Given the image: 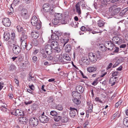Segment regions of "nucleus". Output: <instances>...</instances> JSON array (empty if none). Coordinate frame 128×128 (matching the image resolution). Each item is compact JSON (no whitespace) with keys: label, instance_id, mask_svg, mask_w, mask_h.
Segmentation results:
<instances>
[{"label":"nucleus","instance_id":"1","mask_svg":"<svg viewBox=\"0 0 128 128\" xmlns=\"http://www.w3.org/2000/svg\"><path fill=\"white\" fill-rule=\"evenodd\" d=\"M31 23L32 24L36 26V28L38 30L41 27V22L36 16H33L31 20Z\"/></svg>","mask_w":128,"mask_h":128},{"label":"nucleus","instance_id":"2","mask_svg":"<svg viewBox=\"0 0 128 128\" xmlns=\"http://www.w3.org/2000/svg\"><path fill=\"white\" fill-rule=\"evenodd\" d=\"M88 58L90 61L92 63H94L97 61L98 58L97 55L92 52L89 53L88 55Z\"/></svg>","mask_w":128,"mask_h":128},{"label":"nucleus","instance_id":"3","mask_svg":"<svg viewBox=\"0 0 128 128\" xmlns=\"http://www.w3.org/2000/svg\"><path fill=\"white\" fill-rule=\"evenodd\" d=\"M51 46L56 52H60V49L58 47V44L57 42L52 41V42Z\"/></svg>","mask_w":128,"mask_h":128},{"label":"nucleus","instance_id":"4","mask_svg":"<svg viewBox=\"0 0 128 128\" xmlns=\"http://www.w3.org/2000/svg\"><path fill=\"white\" fill-rule=\"evenodd\" d=\"M39 119L41 122L44 123L47 122L49 120L48 117L44 115V112H43L42 115L39 116Z\"/></svg>","mask_w":128,"mask_h":128},{"label":"nucleus","instance_id":"5","mask_svg":"<svg viewBox=\"0 0 128 128\" xmlns=\"http://www.w3.org/2000/svg\"><path fill=\"white\" fill-rule=\"evenodd\" d=\"M29 122L31 125L36 126L38 124V120L36 118H32L29 121Z\"/></svg>","mask_w":128,"mask_h":128},{"label":"nucleus","instance_id":"6","mask_svg":"<svg viewBox=\"0 0 128 128\" xmlns=\"http://www.w3.org/2000/svg\"><path fill=\"white\" fill-rule=\"evenodd\" d=\"M45 49L46 52L48 55H50L52 53V47L49 44L46 45L45 46Z\"/></svg>","mask_w":128,"mask_h":128},{"label":"nucleus","instance_id":"7","mask_svg":"<svg viewBox=\"0 0 128 128\" xmlns=\"http://www.w3.org/2000/svg\"><path fill=\"white\" fill-rule=\"evenodd\" d=\"M13 52L16 54H18L21 51L20 47L18 45L14 46L13 48Z\"/></svg>","mask_w":128,"mask_h":128},{"label":"nucleus","instance_id":"8","mask_svg":"<svg viewBox=\"0 0 128 128\" xmlns=\"http://www.w3.org/2000/svg\"><path fill=\"white\" fill-rule=\"evenodd\" d=\"M2 22L6 26L8 27L11 24V22L9 18H6L3 19Z\"/></svg>","mask_w":128,"mask_h":128},{"label":"nucleus","instance_id":"9","mask_svg":"<svg viewBox=\"0 0 128 128\" xmlns=\"http://www.w3.org/2000/svg\"><path fill=\"white\" fill-rule=\"evenodd\" d=\"M75 8L76 12L78 15L81 14L82 11L80 8V4L78 2L75 5Z\"/></svg>","mask_w":128,"mask_h":128},{"label":"nucleus","instance_id":"10","mask_svg":"<svg viewBox=\"0 0 128 128\" xmlns=\"http://www.w3.org/2000/svg\"><path fill=\"white\" fill-rule=\"evenodd\" d=\"M25 117H21L19 118L18 121L21 124H24L28 122V119Z\"/></svg>","mask_w":128,"mask_h":128},{"label":"nucleus","instance_id":"11","mask_svg":"<svg viewBox=\"0 0 128 128\" xmlns=\"http://www.w3.org/2000/svg\"><path fill=\"white\" fill-rule=\"evenodd\" d=\"M51 8L50 5L48 4H45L43 6L44 11L45 12H48Z\"/></svg>","mask_w":128,"mask_h":128},{"label":"nucleus","instance_id":"12","mask_svg":"<svg viewBox=\"0 0 128 128\" xmlns=\"http://www.w3.org/2000/svg\"><path fill=\"white\" fill-rule=\"evenodd\" d=\"M21 14L22 16L24 18L27 17L28 16V12L25 9L22 8L21 10Z\"/></svg>","mask_w":128,"mask_h":128},{"label":"nucleus","instance_id":"13","mask_svg":"<svg viewBox=\"0 0 128 128\" xmlns=\"http://www.w3.org/2000/svg\"><path fill=\"white\" fill-rule=\"evenodd\" d=\"M31 35L33 38L36 39L39 37V34L38 31L33 30L32 32Z\"/></svg>","mask_w":128,"mask_h":128},{"label":"nucleus","instance_id":"14","mask_svg":"<svg viewBox=\"0 0 128 128\" xmlns=\"http://www.w3.org/2000/svg\"><path fill=\"white\" fill-rule=\"evenodd\" d=\"M21 41L22 42V43L21 44V47L22 49H24L26 48L27 50H30V48L27 49L26 41Z\"/></svg>","mask_w":128,"mask_h":128},{"label":"nucleus","instance_id":"15","mask_svg":"<svg viewBox=\"0 0 128 128\" xmlns=\"http://www.w3.org/2000/svg\"><path fill=\"white\" fill-rule=\"evenodd\" d=\"M4 40L6 41L8 40L10 38V35L9 33L7 32H4Z\"/></svg>","mask_w":128,"mask_h":128},{"label":"nucleus","instance_id":"16","mask_svg":"<svg viewBox=\"0 0 128 128\" xmlns=\"http://www.w3.org/2000/svg\"><path fill=\"white\" fill-rule=\"evenodd\" d=\"M69 120V118L67 116H65L61 117V122H62L66 123Z\"/></svg>","mask_w":128,"mask_h":128},{"label":"nucleus","instance_id":"17","mask_svg":"<svg viewBox=\"0 0 128 128\" xmlns=\"http://www.w3.org/2000/svg\"><path fill=\"white\" fill-rule=\"evenodd\" d=\"M29 114L28 112H18L16 116L18 117L19 116H24L27 117L28 116Z\"/></svg>","mask_w":128,"mask_h":128},{"label":"nucleus","instance_id":"18","mask_svg":"<svg viewBox=\"0 0 128 128\" xmlns=\"http://www.w3.org/2000/svg\"><path fill=\"white\" fill-rule=\"evenodd\" d=\"M87 69L88 72H90L96 71L97 70V68L96 66H93L88 68Z\"/></svg>","mask_w":128,"mask_h":128},{"label":"nucleus","instance_id":"19","mask_svg":"<svg viewBox=\"0 0 128 128\" xmlns=\"http://www.w3.org/2000/svg\"><path fill=\"white\" fill-rule=\"evenodd\" d=\"M76 90L77 92L81 94L83 93L84 91V89L82 87L80 86H78L76 88Z\"/></svg>","mask_w":128,"mask_h":128},{"label":"nucleus","instance_id":"20","mask_svg":"<svg viewBox=\"0 0 128 128\" xmlns=\"http://www.w3.org/2000/svg\"><path fill=\"white\" fill-rule=\"evenodd\" d=\"M28 36L25 32H22V36L21 37V41H26L25 40L27 38Z\"/></svg>","mask_w":128,"mask_h":128},{"label":"nucleus","instance_id":"21","mask_svg":"<svg viewBox=\"0 0 128 128\" xmlns=\"http://www.w3.org/2000/svg\"><path fill=\"white\" fill-rule=\"evenodd\" d=\"M72 47L70 44H67L65 46V50L66 53H68L70 51Z\"/></svg>","mask_w":128,"mask_h":128},{"label":"nucleus","instance_id":"22","mask_svg":"<svg viewBox=\"0 0 128 128\" xmlns=\"http://www.w3.org/2000/svg\"><path fill=\"white\" fill-rule=\"evenodd\" d=\"M72 96L74 98H78V96H80V94L77 92H73L72 93Z\"/></svg>","mask_w":128,"mask_h":128},{"label":"nucleus","instance_id":"23","mask_svg":"<svg viewBox=\"0 0 128 128\" xmlns=\"http://www.w3.org/2000/svg\"><path fill=\"white\" fill-rule=\"evenodd\" d=\"M63 58L68 61H70L71 60V58L69 55L67 54H64L63 56Z\"/></svg>","mask_w":128,"mask_h":128},{"label":"nucleus","instance_id":"24","mask_svg":"<svg viewBox=\"0 0 128 128\" xmlns=\"http://www.w3.org/2000/svg\"><path fill=\"white\" fill-rule=\"evenodd\" d=\"M81 30L83 31H90L91 30L88 27H86L84 26H82L80 28Z\"/></svg>","mask_w":128,"mask_h":128},{"label":"nucleus","instance_id":"25","mask_svg":"<svg viewBox=\"0 0 128 128\" xmlns=\"http://www.w3.org/2000/svg\"><path fill=\"white\" fill-rule=\"evenodd\" d=\"M82 62L84 64L87 65H88L90 64L89 60L86 57L84 58L82 60Z\"/></svg>","mask_w":128,"mask_h":128},{"label":"nucleus","instance_id":"26","mask_svg":"<svg viewBox=\"0 0 128 128\" xmlns=\"http://www.w3.org/2000/svg\"><path fill=\"white\" fill-rule=\"evenodd\" d=\"M117 6L116 5L112 6L110 7L109 9V11L110 12H112V13Z\"/></svg>","mask_w":128,"mask_h":128},{"label":"nucleus","instance_id":"27","mask_svg":"<svg viewBox=\"0 0 128 128\" xmlns=\"http://www.w3.org/2000/svg\"><path fill=\"white\" fill-rule=\"evenodd\" d=\"M109 82L110 84H112L111 85L112 86L114 85L115 84L116 80L114 79L112 77L110 79Z\"/></svg>","mask_w":128,"mask_h":128},{"label":"nucleus","instance_id":"28","mask_svg":"<svg viewBox=\"0 0 128 128\" xmlns=\"http://www.w3.org/2000/svg\"><path fill=\"white\" fill-rule=\"evenodd\" d=\"M56 34H53L51 36V38L53 40H56L59 39V37L57 35V32H56Z\"/></svg>","mask_w":128,"mask_h":128},{"label":"nucleus","instance_id":"29","mask_svg":"<svg viewBox=\"0 0 128 128\" xmlns=\"http://www.w3.org/2000/svg\"><path fill=\"white\" fill-rule=\"evenodd\" d=\"M123 122L124 125L128 127V117L125 118L124 119Z\"/></svg>","mask_w":128,"mask_h":128},{"label":"nucleus","instance_id":"30","mask_svg":"<svg viewBox=\"0 0 128 128\" xmlns=\"http://www.w3.org/2000/svg\"><path fill=\"white\" fill-rule=\"evenodd\" d=\"M128 10V8H127L122 10L120 13V15L122 16H124L125 15V13Z\"/></svg>","mask_w":128,"mask_h":128},{"label":"nucleus","instance_id":"31","mask_svg":"<svg viewBox=\"0 0 128 128\" xmlns=\"http://www.w3.org/2000/svg\"><path fill=\"white\" fill-rule=\"evenodd\" d=\"M119 39V38L117 36H114L112 38V41L115 44H117L118 42V40Z\"/></svg>","mask_w":128,"mask_h":128},{"label":"nucleus","instance_id":"32","mask_svg":"<svg viewBox=\"0 0 128 128\" xmlns=\"http://www.w3.org/2000/svg\"><path fill=\"white\" fill-rule=\"evenodd\" d=\"M54 120L56 122H59L60 120L61 121V117L60 116H56L54 117Z\"/></svg>","mask_w":128,"mask_h":128},{"label":"nucleus","instance_id":"33","mask_svg":"<svg viewBox=\"0 0 128 128\" xmlns=\"http://www.w3.org/2000/svg\"><path fill=\"white\" fill-rule=\"evenodd\" d=\"M72 101L75 104H80L81 102L80 101L77 99V98H74L72 99Z\"/></svg>","mask_w":128,"mask_h":128},{"label":"nucleus","instance_id":"34","mask_svg":"<svg viewBox=\"0 0 128 128\" xmlns=\"http://www.w3.org/2000/svg\"><path fill=\"white\" fill-rule=\"evenodd\" d=\"M120 114H119V112H116L113 115L112 118L114 119L116 118H118L120 116Z\"/></svg>","mask_w":128,"mask_h":128},{"label":"nucleus","instance_id":"35","mask_svg":"<svg viewBox=\"0 0 128 128\" xmlns=\"http://www.w3.org/2000/svg\"><path fill=\"white\" fill-rule=\"evenodd\" d=\"M60 20L57 18H55L52 20V22L54 24L57 25L59 22Z\"/></svg>","mask_w":128,"mask_h":128},{"label":"nucleus","instance_id":"36","mask_svg":"<svg viewBox=\"0 0 128 128\" xmlns=\"http://www.w3.org/2000/svg\"><path fill=\"white\" fill-rule=\"evenodd\" d=\"M121 10V8H120L118 7L114 10L113 13L114 14H117Z\"/></svg>","mask_w":128,"mask_h":128},{"label":"nucleus","instance_id":"37","mask_svg":"<svg viewBox=\"0 0 128 128\" xmlns=\"http://www.w3.org/2000/svg\"><path fill=\"white\" fill-rule=\"evenodd\" d=\"M123 102L122 100H120L119 101L116 103L115 104V107L117 108L120 105H121Z\"/></svg>","mask_w":128,"mask_h":128},{"label":"nucleus","instance_id":"38","mask_svg":"<svg viewBox=\"0 0 128 128\" xmlns=\"http://www.w3.org/2000/svg\"><path fill=\"white\" fill-rule=\"evenodd\" d=\"M62 14H58L55 15V18L60 20L62 19Z\"/></svg>","mask_w":128,"mask_h":128},{"label":"nucleus","instance_id":"39","mask_svg":"<svg viewBox=\"0 0 128 128\" xmlns=\"http://www.w3.org/2000/svg\"><path fill=\"white\" fill-rule=\"evenodd\" d=\"M114 47V44L112 43L111 45H109L106 48L108 50H113Z\"/></svg>","mask_w":128,"mask_h":128},{"label":"nucleus","instance_id":"40","mask_svg":"<svg viewBox=\"0 0 128 128\" xmlns=\"http://www.w3.org/2000/svg\"><path fill=\"white\" fill-rule=\"evenodd\" d=\"M104 22L102 20H100L99 21L98 23V25L99 27H102L104 25Z\"/></svg>","mask_w":128,"mask_h":128},{"label":"nucleus","instance_id":"41","mask_svg":"<svg viewBox=\"0 0 128 128\" xmlns=\"http://www.w3.org/2000/svg\"><path fill=\"white\" fill-rule=\"evenodd\" d=\"M70 34L69 32H66L64 34V36L65 38L67 37L68 38H69L70 37Z\"/></svg>","mask_w":128,"mask_h":128},{"label":"nucleus","instance_id":"42","mask_svg":"<svg viewBox=\"0 0 128 128\" xmlns=\"http://www.w3.org/2000/svg\"><path fill=\"white\" fill-rule=\"evenodd\" d=\"M49 13L50 15H53L54 13V10L52 8H51L49 10Z\"/></svg>","mask_w":128,"mask_h":128},{"label":"nucleus","instance_id":"43","mask_svg":"<svg viewBox=\"0 0 128 128\" xmlns=\"http://www.w3.org/2000/svg\"><path fill=\"white\" fill-rule=\"evenodd\" d=\"M19 2V0H14L13 1L12 4L15 6H16V5L18 4Z\"/></svg>","mask_w":128,"mask_h":128},{"label":"nucleus","instance_id":"44","mask_svg":"<svg viewBox=\"0 0 128 128\" xmlns=\"http://www.w3.org/2000/svg\"><path fill=\"white\" fill-rule=\"evenodd\" d=\"M56 108L59 110H62V107L61 105L58 104L56 106Z\"/></svg>","mask_w":128,"mask_h":128},{"label":"nucleus","instance_id":"45","mask_svg":"<svg viewBox=\"0 0 128 128\" xmlns=\"http://www.w3.org/2000/svg\"><path fill=\"white\" fill-rule=\"evenodd\" d=\"M16 67L14 65H11L9 68L10 70V71H12L14 70L15 69Z\"/></svg>","mask_w":128,"mask_h":128},{"label":"nucleus","instance_id":"46","mask_svg":"<svg viewBox=\"0 0 128 128\" xmlns=\"http://www.w3.org/2000/svg\"><path fill=\"white\" fill-rule=\"evenodd\" d=\"M98 82V78H97L96 80H95L94 81L92 84V85L95 86L96 85Z\"/></svg>","mask_w":128,"mask_h":128},{"label":"nucleus","instance_id":"47","mask_svg":"<svg viewBox=\"0 0 128 128\" xmlns=\"http://www.w3.org/2000/svg\"><path fill=\"white\" fill-rule=\"evenodd\" d=\"M17 28L19 32H21L23 30V28L20 26H17Z\"/></svg>","mask_w":128,"mask_h":128},{"label":"nucleus","instance_id":"48","mask_svg":"<svg viewBox=\"0 0 128 128\" xmlns=\"http://www.w3.org/2000/svg\"><path fill=\"white\" fill-rule=\"evenodd\" d=\"M112 43L108 41H106L105 43V45L106 46L107 48L108 46H109V45H111Z\"/></svg>","mask_w":128,"mask_h":128},{"label":"nucleus","instance_id":"49","mask_svg":"<svg viewBox=\"0 0 128 128\" xmlns=\"http://www.w3.org/2000/svg\"><path fill=\"white\" fill-rule=\"evenodd\" d=\"M76 115V112H70V115L71 117L74 118Z\"/></svg>","mask_w":128,"mask_h":128},{"label":"nucleus","instance_id":"50","mask_svg":"<svg viewBox=\"0 0 128 128\" xmlns=\"http://www.w3.org/2000/svg\"><path fill=\"white\" fill-rule=\"evenodd\" d=\"M29 87L31 90H34V86L33 84H32L31 85H29Z\"/></svg>","mask_w":128,"mask_h":128},{"label":"nucleus","instance_id":"51","mask_svg":"<svg viewBox=\"0 0 128 128\" xmlns=\"http://www.w3.org/2000/svg\"><path fill=\"white\" fill-rule=\"evenodd\" d=\"M69 40V39L68 38H67L66 39V38H65L64 40V46H65V44L68 42Z\"/></svg>","mask_w":128,"mask_h":128},{"label":"nucleus","instance_id":"52","mask_svg":"<svg viewBox=\"0 0 128 128\" xmlns=\"http://www.w3.org/2000/svg\"><path fill=\"white\" fill-rule=\"evenodd\" d=\"M33 62H36L37 60V58L36 56H34L32 59Z\"/></svg>","mask_w":128,"mask_h":128},{"label":"nucleus","instance_id":"53","mask_svg":"<svg viewBox=\"0 0 128 128\" xmlns=\"http://www.w3.org/2000/svg\"><path fill=\"white\" fill-rule=\"evenodd\" d=\"M8 96H9V98L10 99H12L14 98V95L13 94L11 93H9Z\"/></svg>","mask_w":128,"mask_h":128},{"label":"nucleus","instance_id":"54","mask_svg":"<svg viewBox=\"0 0 128 128\" xmlns=\"http://www.w3.org/2000/svg\"><path fill=\"white\" fill-rule=\"evenodd\" d=\"M54 101V100L53 99L52 97H50L48 98V103H50L51 102H52Z\"/></svg>","mask_w":128,"mask_h":128},{"label":"nucleus","instance_id":"55","mask_svg":"<svg viewBox=\"0 0 128 128\" xmlns=\"http://www.w3.org/2000/svg\"><path fill=\"white\" fill-rule=\"evenodd\" d=\"M107 74V72H102L100 76V77H102Z\"/></svg>","mask_w":128,"mask_h":128},{"label":"nucleus","instance_id":"56","mask_svg":"<svg viewBox=\"0 0 128 128\" xmlns=\"http://www.w3.org/2000/svg\"><path fill=\"white\" fill-rule=\"evenodd\" d=\"M118 42H117V44H120L123 42V40L119 38V39L118 40Z\"/></svg>","mask_w":128,"mask_h":128},{"label":"nucleus","instance_id":"57","mask_svg":"<svg viewBox=\"0 0 128 128\" xmlns=\"http://www.w3.org/2000/svg\"><path fill=\"white\" fill-rule=\"evenodd\" d=\"M49 113L50 115L54 117L58 114L57 112H49Z\"/></svg>","mask_w":128,"mask_h":128},{"label":"nucleus","instance_id":"58","mask_svg":"<svg viewBox=\"0 0 128 128\" xmlns=\"http://www.w3.org/2000/svg\"><path fill=\"white\" fill-rule=\"evenodd\" d=\"M92 105H90L88 108L89 112H91L92 111Z\"/></svg>","mask_w":128,"mask_h":128},{"label":"nucleus","instance_id":"59","mask_svg":"<svg viewBox=\"0 0 128 128\" xmlns=\"http://www.w3.org/2000/svg\"><path fill=\"white\" fill-rule=\"evenodd\" d=\"M28 80L29 81L33 80H34V78L33 76H29L28 78Z\"/></svg>","mask_w":128,"mask_h":128},{"label":"nucleus","instance_id":"60","mask_svg":"<svg viewBox=\"0 0 128 128\" xmlns=\"http://www.w3.org/2000/svg\"><path fill=\"white\" fill-rule=\"evenodd\" d=\"M95 100L96 101H98L100 103H102V102L100 99V98L98 97H96L95 98Z\"/></svg>","mask_w":128,"mask_h":128},{"label":"nucleus","instance_id":"61","mask_svg":"<svg viewBox=\"0 0 128 128\" xmlns=\"http://www.w3.org/2000/svg\"><path fill=\"white\" fill-rule=\"evenodd\" d=\"M11 12L10 11H8V14L12 15V12H13L14 10L13 8H11Z\"/></svg>","mask_w":128,"mask_h":128},{"label":"nucleus","instance_id":"62","mask_svg":"<svg viewBox=\"0 0 128 128\" xmlns=\"http://www.w3.org/2000/svg\"><path fill=\"white\" fill-rule=\"evenodd\" d=\"M12 37L11 40H13L15 36V34L14 32L12 33L11 34Z\"/></svg>","mask_w":128,"mask_h":128},{"label":"nucleus","instance_id":"63","mask_svg":"<svg viewBox=\"0 0 128 128\" xmlns=\"http://www.w3.org/2000/svg\"><path fill=\"white\" fill-rule=\"evenodd\" d=\"M32 102V101L31 100H30L28 102H25V104L26 105H27L28 104H31Z\"/></svg>","mask_w":128,"mask_h":128},{"label":"nucleus","instance_id":"64","mask_svg":"<svg viewBox=\"0 0 128 128\" xmlns=\"http://www.w3.org/2000/svg\"><path fill=\"white\" fill-rule=\"evenodd\" d=\"M48 60H53V57L51 56H48L47 58Z\"/></svg>","mask_w":128,"mask_h":128}]
</instances>
